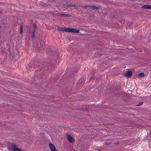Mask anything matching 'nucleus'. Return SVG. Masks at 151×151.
<instances>
[{"mask_svg":"<svg viewBox=\"0 0 151 151\" xmlns=\"http://www.w3.org/2000/svg\"><path fill=\"white\" fill-rule=\"evenodd\" d=\"M57 29L59 31H65L67 32H73L78 33L79 32V30L76 29L69 28H66L65 27H58Z\"/></svg>","mask_w":151,"mask_h":151,"instance_id":"f257e3e1","label":"nucleus"},{"mask_svg":"<svg viewBox=\"0 0 151 151\" xmlns=\"http://www.w3.org/2000/svg\"><path fill=\"white\" fill-rule=\"evenodd\" d=\"M16 146V145H14L13 143H11L9 144L7 147L10 151H13Z\"/></svg>","mask_w":151,"mask_h":151,"instance_id":"f03ea898","label":"nucleus"},{"mask_svg":"<svg viewBox=\"0 0 151 151\" xmlns=\"http://www.w3.org/2000/svg\"><path fill=\"white\" fill-rule=\"evenodd\" d=\"M49 146L51 151H57L55 145L51 143L49 144Z\"/></svg>","mask_w":151,"mask_h":151,"instance_id":"7ed1b4c3","label":"nucleus"},{"mask_svg":"<svg viewBox=\"0 0 151 151\" xmlns=\"http://www.w3.org/2000/svg\"><path fill=\"white\" fill-rule=\"evenodd\" d=\"M67 138L68 140L71 143H73L74 141L73 138L70 135L67 134Z\"/></svg>","mask_w":151,"mask_h":151,"instance_id":"20e7f679","label":"nucleus"},{"mask_svg":"<svg viewBox=\"0 0 151 151\" xmlns=\"http://www.w3.org/2000/svg\"><path fill=\"white\" fill-rule=\"evenodd\" d=\"M35 29H33L31 32V37L32 39L33 40H35Z\"/></svg>","mask_w":151,"mask_h":151,"instance_id":"39448f33","label":"nucleus"},{"mask_svg":"<svg viewBox=\"0 0 151 151\" xmlns=\"http://www.w3.org/2000/svg\"><path fill=\"white\" fill-rule=\"evenodd\" d=\"M132 71H129L127 72L126 74H125L124 75V76H126L127 78H129L132 75Z\"/></svg>","mask_w":151,"mask_h":151,"instance_id":"423d86ee","label":"nucleus"},{"mask_svg":"<svg viewBox=\"0 0 151 151\" xmlns=\"http://www.w3.org/2000/svg\"><path fill=\"white\" fill-rule=\"evenodd\" d=\"M39 43L40 45V48H42L44 47V41H42V40H39Z\"/></svg>","mask_w":151,"mask_h":151,"instance_id":"0eeeda50","label":"nucleus"},{"mask_svg":"<svg viewBox=\"0 0 151 151\" xmlns=\"http://www.w3.org/2000/svg\"><path fill=\"white\" fill-rule=\"evenodd\" d=\"M142 8L145 9H151V5H146L142 6Z\"/></svg>","mask_w":151,"mask_h":151,"instance_id":"6e6552de","label":"nucleus"},{"mask_svg":"<svg viewBox=\"0 0 151 151\" xmlns=\"http://www.w3.org/2000/svg\"><path fill=\"white\" fill-rule=\"evenodd\" d=\"M59 16H61L63 17H70L71 16L68 14H60V13L58 14Z\"/></svg>","mask_w":151,"mask_h":151,"instance_id":"1a4fd4ad","label":"nucleus"},{"mask_svg":"<svg viewBox=\"0 0 151 151\" xmlns=\"http://www.w3.org/2000/svg\"><path fill=\"white\" fill-rule=\"evenodd\" d=\"M90 7L93 9L98 10L99 9V8L98 7L92 5H90Z\"/></svg>","mask_w":151,"mask_h":151,"instance_id":"9d476101","label":"nucleus"},{"mask_svg":"<svg viewBox=\"0 0 151 151\" xmlns=\"http://www.w3.org/2000/svg\"><path fill=\"white\" fill-rule=\"evenodd\" d=\"M13 151H23V150L21 148H19L17 145Z\"/></svg>","mask_w":151,"mask_h":151,"instance_id":"9b49d317","label":"nucleus"},{"mask_svg":"<svg viewBox=\"0 0 151 151\" xmlns=\"http://www.w3.org/2000/svg\"><path fill=\"white\" fill-rule=\"evenodd\" d=\"M23 33V27L22 25L20 27V33L22 34Z\"/></svg>","mask_w":151,"mask_h":151,"instance_id":"f8f14e48","label":"nucleus"},{"mask_svg":"<svg viewBox=\"0 0 151 151\" xmlns=\"http://www.w3.org/2000/svg\"><path fill=\"white\" fill-rule=\"evenodd\" d=\"M145 76V74L144 73H141L139 74V76L142 78L144 77Z\"/></svg>","mask_w":151,"mask_h":151,"instance_id":"ddd939ff","label":"nucleus"},{"mask_svg":"<svg viewBox=\"0 0 151 151\" xmlns=\"http://www.w3.org/2000/svg\"><path fill=\"white\" fill-rule=\"evenodd\" d=\"M73 6L76 7V5H67L66 6V7H73Z\"/></svg>","mask_w":151,"mask_h":151,"instance_id":"4468645a","label":"nucleus"},{"mask_svg":"<svg viewBox=\"0 0 151 151\" xmlns=\"http://www.w3.org/2000/svg\"><path fill=\"white\" fill-rule=\"evenodd\" d=\"M143 104V102H140V103H139L137 105V106H140L141 105H142Z\"/></svg>","mask_w":151,"mask_h":151,"instance_id":"2eb2a0df","label":"nucleus"},{"mask_svg":"<svg viewBox=\"0 0 151 151\" xmlns=\"http://www.w3.org/2000/svg\"><path fill=\"white\" fill-rule=\"evenodd\" d=\"M87 7H90V5H85L84 6V8H86Z\"/></svg>","mask_w":151,"mask_h":151,"instance_id":"dca6fc26","label":"nucleus"},{"mask_svg":"<svg viewBox=\"0 0 151 151\" xmlns=\"http://www.w3.org/2000/svg\"><path fill=\"white\" fill-rule=\"evenodd\" d=\"M34 26L35 27V29H36V27H37V25L36 24H34Z\"/></svg>","mask_w":151,"mask_h":151,"instance_id":"f3484780","label":"nucleus"},{"mask_svg":"<svg viewBox=\"0 0 151 151\" xmlns=\"http://www.w3.org/2000/svg\"><path fill=\"white\" fill-rule=\"evenodd\" d=\"M65 4H63V6H65Z\"/></svg>","mask_w":151,"mask_h":151,"instance_id":"a211bd4d","label":"nucleus"},{"mask_svg":"<svg viewBox=\"0 0 151 151\" xmlns=\"http://www.w3.org/2000/svg\"><path fill=\"white\" fill-rule=\"evenodd\" d=\"M2 124L3 125H5V124H4V123H3V124Z\"/></svg>","mask_w":151,"mask_h":151,"instance_id":"6ab92c4d","label":"nucleus"},{"mask_svg":"<svg viewBox=\"0 0 151 151\" xmlns=\"http://www.w3.org/2000/svg\"><path fill=\"white\" fill-rule=\"evenodd\" d=\"M81 6L82 7H83V8H84V6Z\"/></svg>","mask_w":151,"mask_h":151,"instance_id":"aec40b11","label":"nucleus"},{"mask_svg":"<svg viewBox=\"0 0 151 151\" xmlns=\"http://www.w3.org/2000/svg\"><path fill=\"white\" fill-rule=\"evenodd\" d=\"M81 85H82V84H83V83H81Z\"/></svg>","mask_w":151,"mask_h":151,"instance_id":"412c9836","label":"nucleus"},{"mask_svg":"<svg viewBox=\"0 0 151 151\" xmlns=\"http://www.w3.org/2000/svg\"><path fill=\"white\" fill-rule=\"evenodd\" d=\"M81 82H80V84H81Z\"/></svg>","mask_w":151,"mask_h":151,"instance_id":"4be33fe9","label":"nucleus"}]
</instances>
